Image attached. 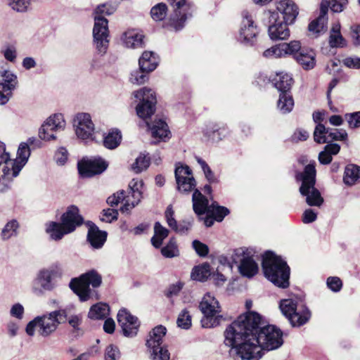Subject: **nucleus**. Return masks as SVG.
<instances>
[{
  "label": "nucleus",
  "instance_id": "obj_5",
  "mask_svg": "<svg viewBox=\"0 0 360 360\" xmlns=\"http://www.w3.org/2000/svg\"><path fill=\"white\" fill-rule=\"evenodd\" d=\"M79 209L75 205L68 207L61 217V223L51 221L47 224L46 231L51 239L59 240L68 233L73 232L75 229L84 222L83 217L79 214Z\"/></svg>",
  "mask_w": 360,
  "mask_h": 360
},
{
  "label": "nucleus",
  "instance_id": "obj_51",
  "mask_svg": "<svg viewBox=\"0 0 360 360\" xmlns=\"http://www.w3.org/2000/svg\"><path fill=\"white\" fill-rule=\"evenodd\" d=\"M32 0H7V4L11 9L18 13L27 11Z\"/></svg>",
  "mask_w": 360,
  "mask_h": 360
},
{
  "label": "nucleus",
  "instance_id": "obj_28",
  "mask_svg": "<svg viewBox=\"0 0 360 360\" xmlns=\"http://www.w3.org/2000/svg\"><path fill=\"white\" fill-rule=\"evenodd\" d=\"M290 42H297L300 47L293 53H288V56H293V58L304 69H312L316 63L314 53L311 50L302 49L299 41H291Z\"/></svg>",
  "mask_w": 360,
  "mask_h": 360
},
{
  "label": "nucleus",
  "instance_id": "obj_56",
  "mask_svg": "<svg viewBox=\"0 0 360 360\" xmlns=\"http://www.w3.org/2000/svg\"><path fill=\"white\" fill-rule=\"evenodd\" d=\"M118 217V211L115 209L108 208L103 210L100 219L102 221L110 223L114 220H116Z\"/></svg>",
  "mask_w": 360,
  "mask_h": 360
},
{
  "label": "nucleus",
  "instance_id": "obj_4",
  "mask_svg": "<svg viewBox=\"0 0 360 360\" xmlns=\"http://www.w3.org/2000/svg\"><path fill=\"white\" fill-rule=\"evenodd\" d=\"M64 275L63 264L55 262L38 271L32 283V292L37 296H41L46 292L53 291L57 286V279Z\"/></svg>",
  "mask_w": 360,
  "mask_h": 360
},
{
  "label": "nucleus",
  "instance_id": "obj_54",
  "mask_svg": "<svg viewBox=\"0 0 360 360\" xmlns=\"http://www.w3.org/2000/svg\"><path fill=\"white\" fill-rule=\"evenodd\" d=\"M148 73L149 72L143 71L139 68V70L131 73L130 81L133 84H142L148 79Z\"/></svg>",
  "mask_w": 360,
  "mask_h": 360
},
{
  "label": "nucleus",
  "instance_id": "obj_63",
  "mask_svg": "<svg viewBox=\"0 0 360 360\" xmlns=\"http://www.w3.org/2000/svg\"><path fill=\"white\" fill-rule=\"evenodd\" d=\"M309 138V133L302 129H297L291 136L292 141L298 142L306 141Z\"/></svg>",
  "mask_w": 360,
  "mask_h": 360
},
{
  "label": "nucleus",
  "instance_id": "obj_31",
  "mask_svg": "<svg viewBox=\"0 0 360 360\" xmlns=\"http://www.w3.org/2000/svg\"><path fill=\"white\" fill-rule=\"evenodd\" d=\"M174 212L172 205H169L165 212V219L168 226L179 234H186L192 226V222L183 220L178 224L174 217Z\"/></svg>",
  "mask_w": 360,
  "mask_h": 360
},
{
  "label": "nucleus",
  "instance_id": "obj_22",
  "mask_svg": "<svg viewBox=\"0 0 360 360\" xmlns=\"http://www.w3.org/2000/svg\"><path fill=\"white\" fill-rule=\"evenodd\" d=\"M74 127L77 137L82 140L92 139L94 131V124L88 113H79L74 119Z\"/></svg>",
  "mask_w": 360,
  "mask_h": 360
},
{
  "label": "nucleus",
  "instance_id": "obj_11",
  "mask_svg": "<svg viewBox=\"0 0 360 360\" xmlns=\"http://www.w3.org/2000/svg\"><path fill=\"white\" fill-rule=\"evenodd\" d=\"M167 328L159 325L150 333V338L146 341L152 360H170V353L166 345H162V338L165 336Z\"/></svg>",
  "mask_w": 360,
  "mask_h": 360
},
{
  "label": "nucleus",
  "instance_id": "obj_7",
  "mask_svg": "<svg viewBox=\"0 0 360 360\" xmlns=\"http://www.w3.org/2000/svg\"><path fill=\"white\" fill-rule=\"evenodd\" d=\"M167 2L173 13L164 22L163 27L179 32L184 27L186 20L192 18L195 6L187 0H167Z\"/></svg>",
  "mask_w": 360,
  "mask_h": 360
},
{
  "label": "nucleus",
  "instance_id": "obj_21",
  "mask_svg": "<svg viewBox=\"0 0 360 360\" xmlns=\"http://www.w3.org/2000/svg\"><path fill=\"white\" fill-rule=\"evenodd\" d=\"M108 167V163L103 159L94 158L84 160L79 162L77 169L79 175L83 178L92 177L103 173Z\"/></svg>",
  "mask_w": 360,
  "mask_h": 360
},
{
  "label": "nucleus",
  "instance_id": "obj_52",
  "mask_svg": "<svg viewBox=\"0 0 360 360\" xmlns=\"http://www.w3.org/2000/svg\"><path fill=\"white\" fill-rule=\"evenodd\" d=\"M326 2V15H328V8L334 13H340L343 11L344 7L347 5V0H323L320 5Z\"/></svg>",
  "mask_w": 360,
  "mask_h": 360
},
{
  "label": "nucleus",
  "instance_id": "obj_27",
  "mask_svg": "<svg viewBox=\"0 0 360 360\" xmlns=\"http://www.w3.org/2000/svg\"><path fill=\"white\" fill-rule=\"evenodd\" d=\"M202 132L204 136L208 140L213 142H219L229 134V131L226 124L209 122L206 124Z\"/></svg>",
  "mask_w": 360,
  "mask_h": 360
},
{
  "label": "nucleus",
  "instance_id": "obj_42",
  "mask_svg": "<svg viewBox=\"0 0 360 360\" xmlns=\"http://www.w3.org/2000/svg\"><path fill=\"white\" fill-rule=\"evenodd\" d=\"M155 234L151 238V243L155 248H159L162 244V241L168 236L169 231L157 221L154 225Z\"/></svg>",
  "mask_w": 360,
  "mask_h": 360
},
{
  "label": "nucleus",
  "instance_id": "obj_49",
  "mask_svg": "<svg viewBox=\"0 0 360 360\" xmlns=\"http://www.w3.org/2000/svg\"><path fill=\"white\" fill-rule=\"evenodd\" d=\"M161 253L166 258H173L179 255V251L174 238H170L167 244L161 249Z\"/></svg>",
  "mask_w": 360,
  "mask_h": 360
},
{
  "label": "nucleus",
  "instance_id": "obj_16",
  "mask_svg": "<svg viewBox=\"0 0 360 360\" xmlns=\"http://www.w3.org/2000/svg\"><path fill=\"white\" fill-rule=\"evenodd\" d=\"M264 15L269 19V35L272 40H285L290 36V30L285 22L278 20L276 11H266Z\"/></svg>",
  "mask_w": 360,
  "mask_h": 360
},
{
  "label": "nucleus",
  "instance_id": "obj_62",
  "mask_svg": "<svg viewBox=\"0 0 360 360\" xmlns=\"http://www.w3.org/2000/svg\"><path fill=\"white\" fill-rule=\"evenodd\" d=\"M68 153L65 148L60 147L55 154V160L58 165H63L68 160Z\"/></svg>",
  "mask_w": 360,
  "mask_h": 360
},
{
  "label": "nucleus",
  "instance_id": "obj_43",
  "mask_svg": "<svg viewBox=\"0 0 360 360\" xmlns=\"http://www.w3.org/2000/svg\"><path fill=\"white\" fill-rule=\"evenodd\" d=\"M294 106V101L291 93L280 94L277 102V108L283 113L286 114L292 111Z\"/></svg>",
  "mask_w": 360,
  "mask_h": 360
},
{
  "label": "nucleus",
  "instance_id": "obj_37",
  "mask_svg": "<svg viewBox=\"0 0 360 360\" xmlns=\"http://www.w3.org/2000/svg\"><path fill=\"white\" fill-rule=\"evenodd\" d=\"M146 123L151 130L153 137L158 138L159 140L164 141H165L166 139L169 138L170 131L167 124L164 120L161 119L155 120L152 126L148 122Z\"/></svg>",
  "mask_w": 360,
  "mask_h": 360
},
{
  "label": "nucleus",
  "instance_id": "obj_23",
  "mask_svg": "<svg viewBox=\"0 0 360 360\" xmlns=\"http://www.w3.org/2000/svg\"><path fill=\"white\" fill-rule=\"evenodd\" d=\"M117 321L126 337H134L137 334L140 323L138 318L131 315L127 309H120L117 313Z\"/></svg>",
  "mask_w": 360,
  "mask_h": 360
},
{
  "label": "nucleus",
  "instance_id": "obj_32",
  "mask_svg": "<svg viewBox=\"0 0 360 360\" xmlns=\"http://www.w3.org/2000/svg\"><path fill=\"white\" fill-rule=\"evenodd\" d=\"M276 8L283 15L286 24H292L299 13L297 6L292 0H281L278 3Z\"/></svg>",
  "mask_w": 360,
  "mask_h": 360
},
{
  "label": "nucleus",
  "instance_id": "obj_41",
  "mask_svg": "<svg viewBox=\"0 0 360 360\" xmlns=\"http://www.w3.org/2000/svg\"><path fill=\"white\" fill-rule=\"evenodd\" d=\"M122 134L118 129H112L103 136V146L108 149H115L121 143Z\"/></svg>",
  "mask_w": 360,
  "mask_h": 360
},
{
  "label": "nucleus",
  "instance_id": "obj_64",
  "mask_svg": "<svg viewBox=\"0 0 360 360\" xmlns=\"http://www.w3.org/2000/svg\"><path fill=\"white\" fill-rule=\"evenodd\" d=\"M351 36L354 45L356 46H360V25L351 27Z\"/></svg>",
  "mask_w": 360,
  "mask_h": 360
},
{
  "label": "nucleus",
  "instance_id": "obj_17",
  "mask_svg": "<svg viewBox=\"0 0 360 360\" xmlns=\"http://www.w3.org/2000/svg\"><path fill=\"white\" fill-rule=\"evenodd\" d=\"M347 137L345 129L326 128L321 123L317 124L314 131V139L317 143H333L334 141H345Z\"/></svg>",
  "mask_w": 360,
  "mask_h": 360
},
{
  "label": "nucleus",
  "instance_id": "obj_44",
  "mask_svg": "<svg viewBox=\"0 0 360 360\" xmlns=\"http://www.w3.org/2000/svg\"><path fill=\"white\" fill-rule=\"evenodd\" d=\"M19 223L16 219L8 221L1 232V238L3 240H7L12 237L18 235V229H19Z\"/></svg>",
  "mask_w": 360,
  "mask_h": 360
},
{
  "label": "nucleus",
  "instance_id": "obj_55",
  "mask_svg": "<svg viewBox=\"0 0 360 360\" xmlns=\"http://www.w3.org/2000/svg\"><path fill=\"white\" fill-rule=\"evenodd\" d=\"M4 58L11 63H15L17 58V49L14 45L8 44L1 50Z\"/></svg>",
  "mask_w": 360,
  "mask_h": 360
},
{
  "label": "nucleus",
  "instance_id": "obj_3",
  "mask_svg": "<svg viewBox=\"0 0 360 360\" xmlns=\"http://www.w3.org/2000/svg\"><path fill=\"white\" fill-rule=\"evenodd\" d=\"M262 266L265 277L276 286L281 288L289 286L290 269L281 257L266 251L263 255Z\"/></svg>",
  "mask_w": 360,
  "mask_h": 360
},
{
  "label": "nucleus",
  "instance_id": "obj_20",
  "mask_svg": "<svg viewBox=\"0 0 360 360\" xmlns=\"http://www.w3.org/2000/svg\"><path fill=\"white\" fill-rule=\"evenodd\" d=\"M0 75L2 77L0 81V105H5L12 97L18 82L17 75L9 70L1 71Z\"/></svg>",
  "mask_w": 360,
  "mask_h": 360
},
{
  "label": "nucleus",
  "instance_id": "obj_61",
  "mask_svg": "<svg viewBox=\"0 0 360 360\" xmlns=\"http://www.w3.org/2000/svg\"><path fill=\"white\" fill-rule=\"evenodd\" d=\"M25 309L20 303H15L11 307L10 315L18 320H22L24 317Z\"/></svg>",
  "mask_w": 360,
  "mask_h": 360
},
{
  "label": "nucleus",
  "instance_id": "obj_34",
  "mask_svg": "<svg viewBox=\"0 0 360 360\" xmlns=\"http://www.w3.org/2000/svg\"><path fill=\"white\" fill-rule=\"evenodd\" d=\"M143 38L142 34L134 30H128L122 34L121 39L126 47L139 49L144 46Z\"/></svg>",
  "mask_w": 360,
  "mask_h": 360
},
{
  "label": "nucleus",
  "instance_id": "obj_57",
  "mask_svg": "<svg viewBox=\"0 0 360 360\" xmlns=\"http://www.w3.org/2000/svg\"><path fill=\"white\" fill-rule=\"evenodd\" d=\"M120 357L118 347L114 345H108L105 352V360H117Z\"/></svg>",
  "mask_w": 360,
  "mask_h": 360
},
{
  "label": "nucleus",
  "instance_id": "obj_19",
  "mask_svg": "<svg viewBox=\"0 0 360 360\" xmlns=\"http://www.w3.org/2000/svg\"><path fill=\"white\" fill-rule=\"evenodd\" d=\"M174 174L176 188L179 192L187 194L195 188V180L189 167L187 165L176 166Z\"/></svg>",
  "mask_w": 360,
  "mask_h": 360
},
{
  "label": "nucleus",
  "instance_id": "obj_25",
  "mask_svg": "<svg viewBox=\"0 0 360 360\" xmlns=\"http://www.w3.org/2000/svg\"><path fill=\"white\" fill-rule=\"evenodd\" d=\"M86 225L88 227L86 236L88 243L92 248L101 249L106 241L107 232L100 230L98 227L91 221H86Z\"/></svg>",
  "mask_w": 360,
  "mask_h": 360
},
{
  "label": "nucleus",
  "instance_id": "obj_24",
  "mask_svg": "<svg viewBox=\"0 0 360 360\" xmlns=\"http://www.w3.org/2000/svg\"><path fill=\"white\" fill-rule=\"evenodd\" d=\"M11 163H12V160L10 158L9 153L6 152V146L0 141V171L2 172L1 179L4 185V188L0 189L1 192L7 191L11 187Z\"/></svg>",
  "mask_w": 360,
  "mask_h": 360
},
{
  "label": "nucleus",
  "instance_id": "obj_59",
  "mask_svg": "<svg viewBox=\"0 0 360 360\" xmlns=\"http://www.w3.org/2000/svg\"><path fill=\"white\" fill-rule=\"evenodd\" d=\"M192 246L197 255L200 257H206L209 253L208 246L200 240H194L192 243Z\"/></svg>",
  "mask_w": 360,
  "mask_h": 360
},
{
  "label": "nucleus",
  "instance_id": "obj_26",
  "mask_svg": "<svg viewBox=\"0 0 360 360\" xmlns=\"http://www.w3.org/2000/svg\"><path fill=\"white\" fill-rule=\"evenodd\" d=\"M17 155V158L12 160V163H11V181L19 174L20 172L28 160L30 155V150L27 143H21L20 144Z\"/></svg>",
  "mask_w": 360,
  "mask_h": 360
},
{
  "label": "nucleus",
  "instance_id": "obj_36",
  "mask_svg": "<svg viewBox=\"0 0 360 360\" xmlns=\"http://www.w3.org/2000/svg\"><path fill=\"white\" fill-rule=\"evenodd\" d=\"M158 63V56L152 51H144L139 60L141 70L149 72L156 69Z\"/></svg>",
  "mask_w": 360,
  "mask_h": 360
},
{
  "label": "nucleus",
  "instance_id": "obj_47",
  "mask_svg": "<svg viewBox=\"0 0 360 360\" xmlns=\"http://www.w3.org/2000/svg\"><path fill=\"white\" fill-rule=\"evenodd\" d=\"M167 6L165 3H158L150 9V16L155 22H160L165 19L167 15Z\"/></svg>",
  "mask_w": 360,
  "mask_h": 360
},
{
  "label": "nucleus",
  "instance_id": "obj_39",
  "mask_svg": "<svg viewBox=\"0 0 360 360\" xmlns=\"http://www.w3.org/2000/svg\"><path fill=\"white\" fill-rule=\"evenodd\" d=\"M360 179V167L350 164L346 166L343 181L347 186L354 185Z\"/></svg>",
  "mask_w": 360,
  "mask_h": 360
},
{
  "label": "nucleus",
  "instance_id": "obj_2",
  "mask_svg": "<svg viewBox=\"0 0 360 360\" xmlns=\"http://www.w3.org/2000/svg\"><path fill=\"white\" fill-rule=\"evenodd\" d=\"M67 309H59L37 316L27 323L25 332L30 337H33L37 331L40 337L49 338L60 324L67 321Z\"/></svg>",
  "mask_w": 360,
  "mask_h": 360
},
{
  "label": "nucleus",
  "instance_id": "obj_12",
  "mask_svg": "<svg viewBox=\"0 0 360 360\" xmlns=\"http://www.w3.org/2000/svg\"><path fill=\"white\" fill-rule=\"evenodd\" d=\"M253 256L254 252L248 248H240L234 250L231 259L233 263L239 264L238 271L243 276L252 278L257 274L259 266Z\"/></svg>",
  "mask_w": 360,
  "mask_h": 360
},
{
  "label": "nucleus",
  "instance_id": "obj_15",
  "mask_svg": "<svg viewBox=\"0 0 360 360\" xmlns=\"http://www.w3.org/2000/svg\"><path fill=\"white\" fill-rule=\"evenodd\" d=\"M242 15L243 20L237 37L238 41L245 46H253L257 41L259 30L252 15L248 11H243Z\"/></svg>",
  "mask_w": 360,
  "mask_h": 360
},
{
  "label": "nucleus",
  "instance_id": "obj_29",
  "mask_svg": "<svg viewBox=\"0 0 360 360\" xmlns=\"http://www.w3.org/2000/svg\"><path fill=\"white\" fill-rule=\"evenodd\" d=\"M297 42L281 43L275 45L264 51V57L281 58L288 56V53H292L299 49Z\"/></svg>",
  "mask_w": 360,
  "mask_h": 360
},
{
  "label": "nucleus",
  "instance_id": "obj_33",
  "mask_svg": "<svg viewBox=\"0 0 360 360\" xmlns=\"http://www.w3.org/2000/svg\"><path fill=\"white\" fill-rule=\"evenodd\" d=\"M292 81L293 79L290 75L283 72L277 73L271 80L273 86L280 94L291 93Z\"/></svg>",
  "mask_w": 360,
  "mask_h": 360
},
{
  "label": "nucleus",
  "instance_id": "obj_48",
  "mask_svg": "<svg viewBox=\"0 0 360 360\" xmlns=\"http://www.w3.org/2000/svg\"><path fill=\"white\" fill-rule=\"evenodd\" d=\"M117 5L112 2H106L98 5L93 11V16L110 15L117 10Z\"/></svg>",
  "mask_w": 360,
  "mask_h": 360
},
{
  "label": "nucleus",
  "instance_id": "obj_30",
  "mask_svg": "<svg viewBox=\"0 0 360 360\" xmlns=\"http://www.w3.org/2000/svg\"><path fill=\"white\" fill-rule=\"evenodd\" d=\"M326 2L320 5L319 15L313 20L308 25V30L309 32L316 34V36L320 34H323L327 31L328 27V15H326Z\"/></svg>",
  "mask_w": 360,
  "mask_h": 360
},
{
  "label": "nucleus",
  "instance_id": "obj_6",
  "mask_svg": "<svg viewBox=\"0 0 360 360\" xmlns=\"http://www.w3.org/2000/svg\"><path fill=\"white\" fill-rule=\"evenodd\" d=\"M295 179L301 181L300 193L306 198V202L309 206H321L323 202L319 191L315 188L316 169L314 165L309 164L305 166L304 171L296 172Z\"/></svg>",
  "mask_w": 360,
  "mask_h": 360
},
{
  "label": "nucleus",
  "instance_id": "obj_58",
  "mask_svg": "<svg viewBox=\"0 0 360 360\" xmlns=\"http://www.w3.org/2000/svg\"><path fill=\"white\" fill-rule=\"evenodd\" d=\"M326 284L328 288L334 292H339L342 287V283L340 278L336 276H330L327 278Z\"/></svg>",
  "mask_w": 360,
  "mask_h": 360
},
{
  "label": "nucleus",
  "instance_id": "obj_9",
  "mask_svg": "<svg viewBox=\"0 0 360 360\" xmlns=\"http://www.w3.org/2000/svg\"><path fill=\"white\" fill-rule=\"evenodd\" d=\"M101 283V276L96 270H91L82 274L79 278H72L69 287L79 296L81 301L84 302L91 297L90 285L98 288Z\"/></svg>",
  "mask_w": 360,
  "mask_h": 360
},
{
  "label": "nucleus",
  "instance_id": "obj_10",
  "mask_svg": "<svg viewBox=\"0 0 360 360\" xmlns=\"http://www.w3.org/2000/svg\"><path fill=\"white\" fill-rule=\"evenodd\" d=\"M200 311L203 314L201 324L204 328H213L218 326L222 319L220 315L221 306L219 301L210 292L206 293L199 304Z\"/></svg>",
  "mask_w": 360,
  "mask_h": 360
},
{
  "label": "nucleus",
  "instance_id": "obj_38",
  "mask_svg": "<svg viewBox=\"0 0 360 360\" xmlns=\"http://www.w3.org/2000/svg\"><path fill=\"white\" fill-rule=\"evenodd\" d=\"M340 28L341 26L339 22L333 25L328 39L329 46L331 48H344L347 46V41L341 34Z\"/></svg>",
  "mask_w": 360,
  "mask_h": 360
},
{
  "label": "nucleus",
  "instance_id": "obj_13",
  "mask_svg": "<svg viewBox=\"0 0 360 360\" xmlns=\"http://www.w3.org/2000/svg\"><path fill=\"white\" fill-rule=\"evenodd\" d=\"M94 20L93 42L97 53L103 56L107 53L110 43L108 20L105 17L98 15L94 17Z\"/></svg>",
  "mask_w": 360,
  "mask_h": 360
},
{
  "label": "nucleus",
  "instance_id": "obj_50",
  "mask_svg": "<svg viewBox=\"0 0 360 360\" xmlns=\"http://www.w3.org/2000/svg\"><path fill=\"white\" fill-rule=\"evenodd\" d=\"M150 165V157L141 154L131 165V169L136 174L146 169Z\"/></svg>",
  "mask_w": 360,
  "mask_h": 360
},
{
  "label": "nucleus",
  "instance_id": "obj_46",
  "mask_svg": "<svg viewBox=\"0 0 360 360\" xmlns=\"http://www.w3.org/2000/svg\"><path fill=\"white\" fill-rule=\"evenodd\" d=\"M229 212V210L227 207L220 206L217 202H214L210 205V209L207 214H210L215 221L221 222Z\"/></svg>",
  "mask_w": 360,
  "mask_h": 360
},
{
  "label": "nucleus",
  "instance_id": "obj_60",
  "mask_svg": "<svg viewBox=\"0 0 360 360\" xmlns=\"http://www.w3.org/2000/svg\"><path fill=\"white\" fill-rule=\"evenodd\" d=\"M345 119L350 128L360 127V111L345 115Z\"/></svg>",
  "mask_w": 360,
  "mask_h": 360
},
{
  "label": "nucleus",
  "instance_id": "obj_35",
  "mask_svg": "<svg viewBox=\"0 0 360 360\" xmlns=\"http://www.w3.org/2000/svg\"><path fill=\"white\" fill-rule=\"evenodd\" d=\"M192 202L193 211L197 215L207 213L210 209L208 200L198 189H195L193 193Z\"/></svg>",
  "mask_w": 360,
  "mask_h": 360
},
{
  "label": "nucleus",
  "instance_id": "obj_18",
  "mask_svg": "<svg viewBox=\"0 0 360 360\" xmlns=\"http://www.w3.org/2000/svg\"><path fill=\"white\" fill-rule=\"evenodd\" d=\"M65 126L62 114H54L50 116L41 125L39 130V136L41 140L50 141L56 139L53 132L63 130Z\"/></svg>",
  "mask_w": 360,
  "mask_h": 360
},
{
  "label": "nucleus",
  "instance_id": "obj_53",
  "mask_svg": "<svg viewBox=\"0 0 360 360\" xmlns=\"http://www.w3.org/2000/svg\"><path fill=\"white\" fill-rule=\"evenodd\" d=\"M177 326L184 329H188L191 326V316L186 309H183L179 314L177 321Z\"/></svg>",
  "mask_w": 360,
  "mask_h": 360
},
{
  "label": "nucleus",
  "instance_id": "obj_8",
  "mask_svg": "<svg viewBox=\"0 0 360 360\" xmlns=\"http://www.w3.org/2000/svg\"><path fill=\"white\" fill-rule=\"evenodd\" d=\"M279 308L293 327L304 325L311 316V311L304 303L293 299L281 300Z\"/></svg>",
  "mask_w": 360,
  "mask_h": 360
},
{
  "label": "nucleus",
  "instance_id": "obj_45",
  "mask_svg": "<svg viewBox=\"0 0 360 360\" xmlns=\"http://www.w3.org/2000/svg\"><path fill=\"white\" fill-rule=\"evenodd\" d=\"M210 266L208 264H204L200 266H195L191 274L193 280L198 281H205L210 276Z\"/></svg>",
  "mask_w": 360,
  "mask_h": 360
},
{
  "label": "nucleus",
  "instance_id": "obj_14",
  "mask_svg": "<svg viewBox=\"0 0 360 360\" xmlns=\"http://www.w3.org/2000/svg\"><path fill=\"white\" fill-rule=\"evenodd\" d=\"M134 96L139 100L136 107L137 115L146 120L150 118L156 109L157 98L155 92L149 88L143 87L134 92Z\"/></svg>",
  "mask_w": 360,
  "mask_h": 360
},
{
  "label": "nucleus",
  "instance_id": "obj_40",
  "mask_svg": "<svg viewBox=\"0 0 360 360\" xmlns=\"http://www.w3.org/2000/svg\"><path fill=\"white\" fill-rule=\"evenodd\" d=\"M109 311L110 308L107 304L99 302L90 308L88 317L94 320L104 319L109 314Z\"/></svg>",
  "mask_w": 360,
  "mask_h": 360
},
{
  "label": "nucleus",
  "instance_id": "obj_1",
  "mask_svg": "<svg viewBox=\"0 0 360 360\" xmlns=\"http://www.w3.org/2000/svg\"><path fill=\"white\" fill-rule=\"evenodd\" d=\"M261 320L259 314L249 311L227 326L224 342L233 360H260L266 352L282 346V331L273 325L261 327Z\"/></svg>",
  "mask_w": 360,
  "mask_h": 360
}]
</instances>
